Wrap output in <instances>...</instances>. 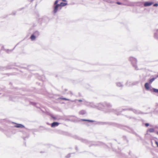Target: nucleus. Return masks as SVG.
<instances>
[{
  "label": "nucleus",
  "instance_id": "nucleus-7",
  "mask_svg": "<svg viewBox=\"0 0 158 158\" xmlns=\"http://www.w3.org/2000/svg\"><path fill=\"white\" fill-rule=\"evenodd\" d=\"M154 131V129L153 128H151L149 129L148 131V132L149 131L150 132H153Z\"/></svg>",
  "mask_w": 158,
  "mask_h": 158
},
{
  "label": "nucleus",
  "instance_id": "nucleus-8",
  "mask_svg": "<svg viewBox=\"0 0 158 158\" xmlns=\"http://www.w3.org/2000/svg\"><path fill=\"white\" fill-rule=\"evenodd\" d=\"M156 78H153L150 79L149 81V83H151L152 82L155 80V79Z\"/></svg>",
  "mask_w": 158,
  "mask_h": 158
},
{
  "label": "nucleus",
  "instance_id": "nucleus-19",
  "mask_svg": "<svg viewBox=\"0 0 158 158\" xmlns=\"http://www.w3.org/2000/svg\"><path fill=\"white\" fill-rule=\"evenodd\" d=\"M157 134H158V132L157 133Z\"/></svg>",
  "mask_w": 158,
  "mask_h": 158
},
{
  "label": "nucleus",
  "instance_id": "nucleus-18",
  "mask_svg": "<svg viewBox=\"0 0 158 158\" xmlns=\"http://www.w3.org/2000/svg\"><path fill=\"white\" fill-rule=\"evenodd\" d=\"M134 59L135 60H136V61H136V60L135 59Z\"/></svg>",
  "mask_w": 158,
  "mask_h": 158
},
{
  "label": "nucleus",
  "instance_id": "nucleus-1",
  "mask_svg": "<svg viewBox=\"0 0 158 158\" xmlns=\"http://www.w3.org/2000/svg\"><path fill=\"white\" fill-rule=\"evenodd\" d=\"M59 0H56L54 4L55 5L54 8L53 13H56L58 10V7L59 6H66L67 3L66 2H61L60 4H58Z\"/></svg>",
  "mask_w": 158,
  "mask_h": 158
},
{
  "label": "nucleus",
  "instance_id": "nucleus-16",
  "mask_svg": "<svg viewBox=\"0 0 158 158\" xmlns=\"http://www.w3.org/2000/svg\"><path fill=\"white\" fill-rule=\"evenodd\" d=\"M60 0L64 2H66V1H67L66 0Z\"/></svg>",
  "mask_w": 158,
  "mask_h": 158
},
{
  "label": "nucleus",
  "instance_id": "nucleus-2",
  "mask_svg": "<svg viewBox=\"0 0 158 158\" xmlns=\"http://www.w3.org/2000/svg\"><path fill=\"white\" fill-rule=\"evenodd\" d=\"M153 4L152 2H146L144 3V5L145 6H149L152 5Z\"/></svg>",
  "mask_w": 158,
  "mask_h": 158
},
{
  "label": "nucleus",
  "instance_id": "nucleus-14",
  "mask_svg": "<svg viewBox=\"0 0 158 158\" xmlns=\"http://www.w3.org/2000/svg\"><path fill=\"white\" fill-rule=\"evenodd\" d=\"M149 124L148 123H146L145 124V125L146 127H148L149 126Z\"/></svg>",
  "mask_w": 158,
  "mask_h": 158
},
{
  "label": "nucleus",
  "instance_id": "nucleus-6",
  "mask_svg": "<svg viewBox=\"0 0 158 158\" xmlns=\"http://www.w3.org/2000/svg\"><path fill=\"white\" fill-rule=\"evenodd\" d=\"M30 39L31 40H34L35 39V37L34 35H32L30 37Z\"/></svg>",
  "mask_w": 158,
  "mask_h": 158
},
{
  "label": "nucleus",
  "instance_id": "nucleus-4",
  "mask_svg": "<svg viewBox=\"0 0 158 158\" xmlns=\"http://www.w3.org/2000/svg\"><path fill=\"white\" fill-rule=\"evenodd\" d=\"M15 127L17 128H23L24 127V126L21 124H17L15 126Z\"/></svg>",
  "mask_w": 158,
  "mask_h": 158
},
{
  "label": "nucleus",
  "instance_id": "nucleus-20",
  "mask_svg": "<svg viewBox=\"0 0 158 158\" xmlns=\"http://www.w3.org/2000/svg\"><path fill=\"white\" fill-rule=\"evenodd\" d=\"M157 77H158V76H157Z\"/></svg>",
  "mask_w": 158,
  "mask_h": 158
},
{
  "label": "nucleus",
  "instance_id": "nucleus-13",
  "mask_svg": "<svg viewBox=\"0 0 158 158\" xmlns=\"http://www.w3.org/2000/svg\"><path fill=\"white\" fill-rule=\"evenodd\" d=\"M158 6V4L157 3L153 5V6Z\"/></svg>",
  "mask_w": 158,
  "mask_h": 158
},
{
  "label": "nucleus",
  "instance_id": "nucleus-10",
  "mask_svg": "<svg viewBox=\"0 0 158 158\" xmlns=\"http://www.w3.org/2000/svg\"><path fill=\"white\" fill-rule=\"evenodd\" d=\"M153 91L154 92H158V89H153Z\"/></svg>",
  "mask_w": 158,
  "mask_h": 158
},
{
  "label": "nucleus",
  "instance_id": "nucleus-5",
  "mask_svg": "<svg viewBox=\"0 0 158 158\" xmlns=\"http://www.w3.org/2000/svg\"><path fill=\"white\" fill-rule=\"evenodd\" d=\"M145 87L147 90H148L149 89V84L147 83L145 84Z\"/></svg>",
  "mask_w": 158,
  "mask_h": 158
},
{
  "label": "nucleus",
  "instance_id": "nucleus-15",
  "mask_svg": "<svg viewBox=\"0 0 158 158\" xmlns=\"http://www.w3.org/2000/svg\"><path fill=\"white\" fill-rule=\"evenodd\" d=\"M116 3H117V4L118 5H120V4H121V3L120 2H116Z\"/></svg>",
  "mask_w": 158,
  "mask_h": 158
},
{
  "label": "nucleus",
  "instance_id": "nucleus-12",
  "mask_svg": "<svg viewBox=\"0 0 158 158\" xmlns=\"http://www.w3.org/2000/svg\"><path fill=\"white\" fill-rule=\"evenodd\" d=\"M155 143L157 147H158V142L156 141H155Z\"/></svg>",
  "mask_w": 158,
  "mask_h": 158
},
{
  "label": "nucleus",
  "instance_id": "nucleus-11",
  "mask_svg": "<svg viewBox=\"0 0 158 158\" xmlns=\"http://www.w3.org/2000/svg\"><path fill=\"white\" fill-rule=\"evenodd\" d=\"M61 99L63 100H67V101H69V99H67V98H61Z\"/></svg>",
  "mask_w": 158,
  "mask_h": 158
},
{
  "label": "nucleus",
  "instance_id": "nucleus-17",
  "mask_svg": "<svg viewBox=\"0 0 158 158\" xmlns=\"http://www.w3.org/2000/svg\"><path fill=\"white\" fill-rule=\"evenodd\" d=\"M78 101L79 102H81L82 101V100H78Z\"/></svg>",
  "mask_w": 158,
  "mask_h": 158
},
{
  "label": "nucleus",
  "instance_id": "nucleus-3",
  "mask_svg": "<svg viewBox=\"0 0 158 158\" xmlns=\"http://www.w3.org/2000/svg\"><path fill=\"white\" fill-rule=\"evenodd\" d=\"M59 123L57 122H53L51 124V126L52 127H54L55 126H58L59 125Z\"/></svg>",
  "mask_w": 158,
  "mask_h": 158
},
{
  "label": "nucleus",
  "instance_id": "nucleus-9",
  "mask_svg": "<svg viewBox=\"0 0 158 158\" xmlns=\"http://www.w3.org/2000/svg\"><path fill=\"white\" fill-rule=\"evenodd\" d=\"M81 120L82 121H87V122H93L92 121H91V120H87V119H82Z\"/></svg>",
  "mask_w": 158,
  "mask_h": 158
}]
</instances>
